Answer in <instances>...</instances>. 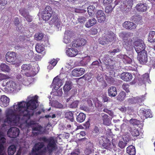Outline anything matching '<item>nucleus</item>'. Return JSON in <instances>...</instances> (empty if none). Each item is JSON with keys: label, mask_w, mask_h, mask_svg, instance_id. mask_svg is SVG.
<instances>
[{"label": "nucleus", "mask_w": 155, "mask_h": 155, "mask_svg": "<svg viewBox=\"0 0 155 155\" xmlns=\"http://www.w3.org/2000/svg\"><path fill=\"white\" fill-rule=\"evenodd\" d=\"M37 99L33 98L28 102L22 101L18 102L17 105L15 103L14 110L9 109L6 113V118L5 122L10 125L16 124L21 119L26 121L34 114V110L37 107Z\"/></svg>", "instance_id": "obj_1"}, {"label": "nucleus", "mask_w": 155, "mask_h": 155, "mask_svg": "<svg viewBox=\"0 0 155 155\" xmlns=\"http://www.w3.org/2000/svg\"><path fill=\"white\" fill-rule=\"evenodd\" d=\"M38 140L40 141H43L48 143L46 147L41 151L39 153H36V155H41L46 152H48L49 154H51L52 153L58 148L54 137H51L48 138L45 137H39L38 138Z\"/></svg>", "instance_id": "obj_2"}, {"label": "nucleus", "mask_w": 155, "mask_h": 155, "mask_svg": "<svg viewBox=\"0 0 155 155\" xmlns=\"http://www.w3.org/2000/svg\"><path fill=\"white\" fill-rule=\"evenodd\" d=\"M119 36L122 38L123 46L127 51H130L133 48L132 40L131 37L133 34L130 32H122L120 33Z\"/></svg>", "instance_id": "obj_3"}, {"label": "nucleus", "mask_w": 155, "mask_h": 155, "mask_svg": "<svg viewBox=\"0 0 155 155\" xmlns=\"http://www.w3.org/2000/svg\"><path fill=\"white\" fill-rule=\"evenodd\" d=\"M6 61L13 65L19 66L21 62L17 57V54L13 51L8 52L5 56Z\"/></svg>", "instance_id": "obj_4"}, {"label": "nucleus", "mask_w": 155, "mask_h": 155, "mask_svg": "<svg viewBox=\"0 0 155 155\" xmlns=\"http://www.w3.org/2000/svg\"><path fill=\"white\" fill-rule=\"evenodd\" d=\"M134 47L137 54L143 53L145 50L146 45L141 39H138L134 43Z\"/></svg>", "instance_id": "obj_5"}, {"label": "nucleus", "mask_w": 155, "mask_h": 155, "mask_svg": "<svg viewBox=\"0 0 155 155\" xmlns=\"http://www.w3.org/2000/svg\"><path fill=\"white\" fill-rule=\"evenodd\" d=\"M52 13L53 11L51 7L49 6H47L42 12L41 18L43 20L48 21L52 16Z\"/></svg>", "instance_id": "obj_6"}, {"label": "nucleus", "mask_w": 155, "mask_h": 155, "mask_svg": "<svg viewBox=\"0 0 155 155\" xmlns=\"http://www.w3.org/2000/svg\"><path fill=\"white\" fill-rule=\"evenodd\" d=\"M100 144L102 145L103 148L110 150L113 147V145L108 139L105 138L99 141Z\"/></svg>", "instance_id": "obj_7"}, {"label": "nucleus", "mask_w": 155, "mask_h": 155, "mask_svg": "<svg viewBox=\"0 0 155 155\" xmlns=\"http://www.w3.org/2000/svg\"><path fill=\"white\" fill-rule=\"evenodd\" d=\"M147 53V51L138 54L137 59L139 63L142 65L145 64L148 61Z\"/></svg>", "instance_id": "obj_8"}, {"label": "nucleus", "mask_w": 155, "mask_h": 155, "mask_svg": "<svg viewBox=\"0 0 155 155\" xmlns=\"http://www.w3.org/2000/svg\"><path fill=\"white\" fill-rule=\"evenodd\" d=\"M19 130L16 127H11L8 130L7 134L10 138H15L19 135Z\"/></svg>", "instance_id": "obj_9"}, {"label": "nucleus", "mask_w": 155, "mask_h": 155, "mask_svg": "<svg viewBox=\"0 0 155 155\" xmlns=\"http://www.w3.org/2000/svg\"><path fill=\"white\" fill-rule=\"evenodd\" d=\"M87 42V41L83 38H79L72 41L70 45L71 47L74 48L82 46Z\"/></svg>", "instance_id": "obj_10"}, {"label": "nucleus", "mask_w": 155, "mask_h": 155, "mask_svg": "<svg viewBox=\"0 0 155 155\" xmlns=\"http://www.w3.org/2000/svg\"><path fill=\"white\" fill-rule=\"evenodd\" d=\"M31 67V65L29 64H23L21 66V71L22 73L24 72V74H25L27 76L31 77L33 76V74L31 72H30Z\"/></svg>", "instance_id": "obj_11"}, {"label": "nucleus", "mask_w": 155, "mask_h": 155, "mask_svg": "<svg viewBox=\"0 0 155 155\" xmlns=\"http://www.w3.org/2000/svg\"><path fill=\"white\" fill-rule=\"evenodd\" d=\"M42 127L38 124H35V126L32 127V133L34 136H36L41 134V129Z\"/></svg>", "instance_id": "obj_12"}, {"label": "nucleus", "mask_w": 155, "mask_h": 155, "mask_svg": "<svg viewBox=\"0 0 155 155\" xmlns=\"http://www.w3.org/2000/svg\"><path fill=\"white\" fill-rule=\"evenodd\" d=\"M51 20L49 21V24L51 25L58 27L60 25V21L56 14H54L52 16Z\"/></svg>", "instance_id": "obj_13"}, {"label": "nucleus", "mask_w": 155, "mask_h": 155, "mask_svg": "<svg viewBox=\"0 0 155 155\" xmlns=\"http://www.w3.org/2000/svg\"><path fill=\"white\" fill-rule=\"evenodd\" d=\"M85 70L84 68H76L72 71V75L75 77H79L84 74Z\"/></svg>", "instance_id": "obj_14"}, {"label": "nucleus", "mask_w": 155, "mask_h": 155, "mask_svg": "<svg viewBox=\"0 0 155 155\" xmlns=\"http://www.w3.org/2000/svg\"><path fill=\"white\" fill-rule=\"evenodd\" d=\"M96 18L98 22L101 23L104 21L106 19V15L103 11L98 10L96 14Z\"/></svg>", "instance_id": "obj_15"}, {"label": "nucleus", "mask_w": 155, "mask_h": 155, "mask_svg": "<svg viewBox=\"0 0 155 155\" xmlns=\"http://www.w3.org/2000/svg\"><path fill=\"white\" fill-rule=\"evenodd\" d=\"M123 26L125 28L130 30L135 29L137 27L136 24L130 21H125L123 23Z\"/></svg>", "instance_id": "obj_16"}, {"label": "nucleus", "mask_w": 155, "mask_h": 155, "mask_svg": "<svg viewBox=\"0 0 155 155\" xmlns=\"http://www.w3.org/2000/svg\"><path fill=\"white\" fill-rule=\"evenodd\" d=\"M121 78L124 81L128 82L132 80L133 76L131 73L124 72L121 74Z\"/></svg>", "instance_id": "obj_17"}, {"label": "nucleus", "mask_w": 155, "mask_h": 155, "mask_svg": "<svg viewBox=\"0 0 155 155\" xmlns=\"http://www.w3.org/2000/svg\"><path fill=\"white\" fill-rule=\"evenodd\" d=\"M10 102V99L8 97L5 95L1 97V106L6 107L8 106Z\"/></svg>", "instance_id": "obj_18"}, {"label": "nucleus", "mask_w": 155, "mask_h": 155, "mask_svg": "<svg viewBox=\"0 0 155 155\" xmlns=\"http://www.w3.org/2000/svg\"><path fill=\"white\" fill-rule=\"evenodd\" d=\"M107 93L109 97H115L117 94V90L116 88L114 86H111L108 90Z\"/></svg>", "instance_id": "obj_19"}, {"label": "nucleus", "mask_w": 155, "mask_h": 155, "mask_svg": "<svg viewBox=\"0 0 155 155\" xmlns=\"http://www.w3.org/2000/svg\"><path fill=\"white\" fill-rule=\"evenodd\" d=\"M137 10L139 12H143L147 9V5L146 3H138L136 5Z\"/></svg>", "instance_id": "obj_20"}, {"label": "nucleus", "mask_w": 155, "mask_h": 155, "mask_svg": "<svg viewBox=\"0 0 155 155\" xmlns=\"http://www.w3.org/2000/svg\"><path fill=\"white\" fill-rule=\"evenodd\" d=\"M78 52L76 49L73 48H68L66 51L67 55L70 57H75L78 54Z\"/></svg>", "instance_id": "obj_21"}, {"label": "nucleus", "mask_w": 155, "mask_h": 155, "mask_svg": "<svg viewBox=\"0 0 155 155\" xmlns=\"http://www.w3.org/2000/svg\"><path fill=\"white\" fill-rule=\"evenodd\" d=\"M140 111L142 114L145 118H150L152 117V113L150 109H144L143 110H141Z\"/></svg>", "instance_id": "obj_22"}, {"label": "nucleus", "mask_w": 155, "mask_h": 155, "mask_svg": "<svg viewBox=\"0 0 155 155\" xmlns=\"http://www.w3.org/2000/svg\"><path fill=\"white\" fill-rule=\"evenodd\" d=\"M105 35L109 42L115 40L116 35L113 32L110 31Z\"/></svg>", "instance_id": "obj_23"}, {"label": "nucleus", "mask_w": 155, "mask_h": 155, "mask_svg": "<svg viewBox=\"0 0 155 155\" xmlns=\"http://www.w3.org/2000/svg\"><path fill=\"white\" fill-rule=\"evenodd\" d=\"M129 131L133 137H137L140 134L138 130L133 126L130 127Z\"/></svg>", "instance_id": "obj_24"}, {"label": "nucleus", "mask_w": 155, "mask_h": 155, "mask_svg": "<svg viewBox=\"0 0 155 155\" xmlns=\"http://www.w3.org/2000/svg\"><path fill=\"white\" fill-rule=\"evenodd\" d=\"M127 152L129 154L128 155H135L136 152L135 147L132 145L129 146L127 148Z\"/></svg>", "instance_id": "obj_25"}, {"label": "nucleus", "mask_w": 155, "mask_h": 155, "mask_svg": "<svg viewBox=\"0 0 155 155\" xmlns=\"http://www.w3.org/2000/svg\"><path fill=\"white\" fill-rule=\"evenodd\" d=\"M96 19L93 18L89 19L86 23L85 25L86 27L89 28L94 25L96 22Z\"/></svg>", "instance_id": "obj_26"}, {"label": "nucleus", "mask_w": 155, "mask_h": 155, "mask_svg": "<svg viewBox=\"0 0 155 155\" xmlns=\"http://www.w3.org/2000/svg\"><path fill=\"white\" fill-rule=\"evenodd\" d=\"M44 146V143L43 142H38L35 145L34 149H33L34 152H36L41 150Z\"/></svg>", "instance_id": "obj_27"}, {"label": "nucleus", "mask_w": 155, "mask_h": 155, "mask_svg": "<svg viewBox=\"0 0 155 155\" xmlns=\"http://www.w3.org/2000/svg\"><path fill=\"white\" fill-rule=\"evenodd\" d=\"M86 115L83 113H80L76 117L77 121L80 123L83 122L85 118Z\"/></svg>", "instance_id": "obj_28"}, {"label": "nucleus", "mask_w": 155, "mask_h": 155, "mask_svg": "<svg viewBox=\"0 0 155 155\" xmlns=\"http://www.w3.org/2000/svg\"><path fill=\"white\" fill-rule=\"evenodd\" d=\"M148 40L150 42H155V31H150L149 34Z\"/></svg>", "instance_id": "obj_29"}, {"label": "nucleus", "mask_w": 155, "mask_h": 155, "mask_svg": "<svg viewBox=\"0 0 155 155\" xmlns=\"http://www.w3.org/2000/svg\"><path fill=\"white\" fill-rule=\"evenodd\" d=\"M44 46L40 43H37L35 46V50L38 53H41L44 51Z\"/></svg>", "instance_id": "obj_30"}, {"label": "nucleus", "mask_w": 155, "mask_h": 155, "mask_svg": "<svg viewBox=\"0 0 155 155\" xmlns=\"http://www.w3.org/2000/svg\"><path fill=\"white\" fill-rule=\"evenodd\" d=\"M132 19L136 23L140 24L142 23V17L139 15H136L133 16L132 17Z\"/></svg>", "instance_id": "obj_31"}, {"label": "nucleus", "mask_w": 155, "mask_h": 155, "mask_svg": "<svg viewBox=\"0 0 155 155\" xmlns=\"http://www.w3.org/2000/svg\"><path fill=\"white\" fill-rule=\"evenodd\" d=\"M15 146L12 145L10 146L8 148V152L9 155H13L16 151Z\"/></svg>", "instance_id": "obj_32"}, {"label": "nucleus", "mask_w": 155, "mask_h": 155, "mask_svg": "<svg viewBox=\"0 0 155 155\" xmlns=\"http://www.w3.org/2000/svg\"><path fill=\"white\" fill-rule=\"evenodd\" d=\"M73 112L71 111H68L65 114V117L69 120H70L71 122L74 120Z\"/></svg>", "instance_id": "obj_33"}, {"label": "nucleus", "mask_w": 155, "mask_h": 155, "mask_svg": "<svg viewBox=\"0 0 155 155\" xmlns=\"http://www.w3.org/2000/svg\"><path fill=\"white\" fill-rule=\"evenodd\" d=\"M6 86L12 90V89H14L16 88V84L14 82L11 81L6 83Z\"/></svg>", "instance_id": "obj_34"}, {"label": "nucleus", "mask_w": 155, "mask_h": 155, "mask_svg": "<svg viewBox=\"0 0 155 155\" xmlns=\"http://www.w3.org/2000/svg\"><path fill=\"white\" fill-rule=\"evenodd\" d=\"M102 120L103 124L106 125H109L110 124V120L108 118V116L106 114H104L102 116Z\"/></svg>", "instance_id": "obj_35"}, {"label": "nucleus", "mask_w": 155, "mask_h": 155, "mask_svg": "<svg viewBox=\"0 0 155 155\" xmlns=\"http://www.w3.org/2000/svg\"><path fill=\"white\" fill-rule=\"evenodd\" d=\"M107 40H108L107 39L105 35L104 36H102V37H101L99 39L100 43L103 45L109 43V42Z\"/></svg>", "instance_id": "obj_36"}, {"label": "nucleus", "mask_w": 155, "mask_h": 155, "mask_svg": "<svg viewBox=\"0 0 155 155\" xmlns=\"http://www.w3.org/2000/svg\"><path fill=\"white\" fill-rule=\"evenodd\" d=\"M71 83L69 81H66L63 87V90L65 92H68L71 88Z\"/></svg>", "instance_id": "obj_37"}, {"label": "nucleus", "mask_w": 155, "mask_h": 155, "mask_svg": "<svg viewBox=\"0 0 155 155\" xmlns=\"http://www.w3.org/2000/svg\"><path fill=\"white\" fill-rule=\"evenodd\" d=\"M126 96L125 93L124 91H121L118 95L117 99L120 101H123Z\"/></svg>", "instance_id": "obj_38"}, {"label": "nucleus", "mask_w": 155, "mask_h": 155, "mask_svg": "<svg viewBox=\"0 0 155 155\" xmlns=\"http://www.w3.org/2000/svg\"><path fill=\"white\" fill-rule=\"evenodd\" d=\"M10 70L9 67L5 64H1V70L9 72L10 71Z\"/></svg>", "instance_id": "obj_39"}, {"label": "nucleus", "mask_w": 155, "mask_h": 155, "mask_svg": "<svg viewBox=\"0 0 155 155\" xmlns=\"http://www.w3.org/2000/svg\"><path fill=\"white\" fill-rule=\"evenodd\" d=\"M60 79L57 77H55L53 81L52 84L54 85L55 86H58L59 87L61 85L60 83Z\"/></svg>", "instance_id": "obj_40"}, {"label": "nucleus", "mask_w": 155, "mask_h": 155, "mask_svg": "<svg viewBox=\"0 0 155 155\" xmlns=\"http://www.w3.org/2000/svg\"><path fill=\"white\" fill-rule=\"evenodd\" d=\"M87 10L88 14L91 16L94 12L95 7L93 5H90L88 7Z\"/></svg>", "instance_id": "obj_41"}, {"label": "nucleus", "mask_w": 155, "mask_h": 155, "mask_svg": "<svg viewBox=\"0 0 155 155\" xmlns=\"http://www.w3.org/2000/svg\"><path fill=\"white\" fill-rule=\"evenodd\" d=\"M92 75L91 73H87L82 77H81L80 78H84L85 80H89L92 78Z\"/></svg>", "instance_id": "obj_42"}, {"label": "nucleus", "mask_w": 155, "mask_h": 155, "mask_svg": "<svg viewBox=\"0 0 155 155\" xmlns=\"http://www.w3.org/2000/svg\"><path fill=\"white\" fill-rule=\"evenodd\" d=\"M2 133L1 131V155H3L2 153V148L3 147V144L6 142V139L4 137H2Z\"/></svg>", "instance_id": "obj_43"}, {"label": "nucleus", "mask_w": 155, "mask_h": 155, "mask_svg": "<svg viewBox=\"0 0 155 155\" xmlns=\"http://www.w3.org/2000/svg\"><path fill=\"white\" fill-rule=\"evenodd\" d=\"M123 61L125 63L130 64L132 62V60L126 55L123 56Z\"/></svg>", "instance_id": "obj_44"}, {"label": "nucleus", "mask_w": 155, "mask_h": 155, "mask_svg": "<svg viewBox=\"0 0 155 155\" xmlns=\"http://www.w3.org/2000/svg\"><path fill=\"white\" fill-rule=\"evenodd\" d=\"M79 102L78 101H75L69 104L68 106L69 107L72 108H76L78 107Z\"/></svg>", "instance_id": "obj_45"}, {"label": "nucleus", "mask_w": 155, "mask_h": 155, "mask_svg": "<svg viewBox=\"0 0 155 155\" xmlns=\"http://www.w3.org/2000/svg\"><path fill=\"white\" fill-rule=\"evenodd\" d=\"M110 61H111V59H110L109 57V55H105L104 58V63L106 64V65H110Z\"/></svg>", "instance_id": "obj_46"}, {"label": "nucleus", "mask_w": 155, "mask_h": 155, "mask_svg": "<svg viewBox=\"0 0 155 155\" xmlns=\"http://www.w3.org/2000/svg\"><path fill=\"white\" fill-rule=\"evenodd\" d=\"M20 14L24 17L29 14V12L23 8H21L19 10Z\"/></svg>", "instance_id": "obj_47"}, {"label": "nucleus", "mask_w": 155, "mask_h": 155, "mask_svg": "<svg viewBox=\"0 0 155 155\" xmlns=\"http://www.w3.org/2000/svg\"><path fill=\"white\" fill-rule=\"evenodd\" d=\"M122 87L127 93L130 92V85L128 84L125 83L123 84Z\"/></svg>", "instance_id": "obj_48"}, {"label": "nucleus", "mask_w": 155, "mask_h": 155, "mask_svg": "<svg viewBox=\"0 0 155 155\" xmlns=\"http://www.w3.org/2000/svg\"><path fill=\"white\" fill-rule=\"evenodd\" d=\"M78 21L80 23L84 24L86 21V18L84 16H79Z\"/></svg>", "instance_id": "obj_49"}, {"label": "nucleus", "mask_w": 155, "mask_h": 155, "mask_svg": "<svg viewBox=\"0 0 155 155\" xmlns=\"http://www.w3.org/2000/svg\"><path fill=\"white\" fill-rule=\"evenodd\" d=\"M130 122L133 125L137 126L139 125L140 123V122L139 120L133 119H131L130 120Z\"/></svg>", "instance_id": "obj_50"}, {"label": "nucleus", "mask_w": 155, "mask_h": 155, "mask_svg": "<svg viewBox=\"0 0 155 155\" xmlns=\"http://www.w3.org/2000/svg\"><path fill=\"white\" fill-rule=\"evenodd\" d=\"M86 147L94 150V144L93 143L91 142L90 141H87L86 144Z\"/></svg>", "instance_id": "obj_51"}, {"label": "nucleus", "mask_w": 155, "mask_h": 155, "mask_svg": "<svg viewBox=\"0 0 155 155\" xmlns=\"http://www.w3.org/2000/svg\"><path fill=\"white\" fill-rule=\"evenodd\" d=\"M44 37V35L41 33L36 34L35 35V38L37 40H42Z\"/></svg>", "instance_id": "obj_52"}, {"label": "nucleus", "mask_w": 155, "mask_h": 155, "mask_svg": "<svg viewBox=\"0 0 155 155\" xmlns=\"http://www.w3.org/2000/svg\"><path fill=\"white\" fill-rule=\"evenodd\" d=\"M143 80L144 81L148 82L149 80V75L147 73H145L142 76Z\"/></svg>", "instance_id": "obj_53"}, {"label": "nucleus", "mask_w": 155, "mask_h": 155, "mask_svg": "<svg viewBox=\"0 0 155 155\" xmlns=\"http://www.w3.org/2000/svg\"><path fill=\"white\" fill-rule=\"evenodd\" d=\"M94 150L91 149H90L86 147L84 150V152L86 155H89L91 154Z\"/></svg>", "instance_id": "obj_54"}, {"label": "nucleus", "mask_w": 155, "mask_h": 155, "mask_svg": "<svg viewBox=\"0 0 155 155\" xmlns=\"http://www.w3.org/2000/svg\"><path fill=\"white\" fill-rule=\"evenodd\" d=\"M112 6L111 5L107 6L105 8V12L106 13H111L112 10Z\"/></svg>", "instance_id": "obj_55"}, {"label": "nucleus", "mask_w": 155, "mask_h": 155, "mask_svg": "<svg viewBox=\"0 0 155 155\" xmlns=\"http://www.w3.org/2000/svg\"><path fill=\"white\" fill-rule=\"evenodd\" d=\"M127 143L122 141H120L118 143V146L121 148L123 149L125 147Z\"/></svg>", "instance_id": "obj_56"}, {"label": "nucleus", "mask_w": 155, "mask_h": 155, "mask_svg": "<svg viewBox=\"0 0 155 155\" xmlns=\"http://www.w3.org/2000/svg\"><path fill=\"white\" fill-rule=\"evenodd\" d=\"M128 101L129 103L130 104H135L138 102L137 99L135 97L130 98L128 100Z\"/></svg>", "instance_id": "obj_57"}, {"label": "nucleus", "mask_w": 155, "mask_h": 155, "mask_svg": "<svg viewBox=\"0 0 155 155\" xmlns=\"http://www.w3.org/2000/svg\"><path fill=\"white\" fill-rule=\"evenodd\" d=\"M106 80L108 83L110 84H112L115 82L114 78L112 77L108 78H106Z\"/></svg>", "instance_id": "obj_58"}, {"label": "nucleus", "mask_w": 155, "mask_h": 155, "mask_svg": "<svg viewBox=\"0 0 155 155\" xmlns=\"http://www.w3.org/2000/svg\"><path fill=\"white\" fill-rule=\"evenodd\" d=\"M90 34L92 35H95L97 33V30L96 28H93L90 31Z\"/></svg>", "instance_id": "obj_59"}, {"label": "nucleus", "mask_w": 155, "mask_h": 155, "mask_svg": "<svg viewBox=\"0 0 155 155\" xmlns=\"http://www.w3.org/2000/svg\"><path fill=\"white\" fill-rule=\"evenodd\" d=\"M24 18H25L26 20L29 22H31L32 21V16L29 15V14L25 16Z\"/></svg>", "instance_id": "obj_60"}, {"label": "nucleus", "mask_w": 155, "mask_h": 155, "mask_svg": "<svg viewBox=\"0 0 155 155\" xmlns=\"http://www.w3.org/2000/svg\"><path fill=\"white\" fill-rule=\"evenodd\" d=\"M103 111L108 113L111 116H112L114 115L113 113L111 110H109L107 108H104L103 110Z\"/></svg>", "instance_id": "obj_61"}, {"label": "nucleus", "mask_w": 155, "mask_h": 155, "mask_svg": "<svg viewBox=\"0 0 155 155\" xmlns=\"http://www.w3.org/2000/svg\"><path fill=\"white\" fill-rule=\"evenodd\" d=\"M128 127L127 125L125 123L122 124L120 126L121 130L122 131H124L125 129L127 128Z\"/></svg>", "instance_id": "obj_62"}, {"label": "nucleus", "mask_w": 155, "mask_h": 155, "mask_svg": "<svg viewBox=\"0 0 155 155\" xmlns=\"http://www.w3.org/2000/svg\"><path fill=\"white\" fill-rule=\"evenodd\" d=\"M57 63V61L56 60L54 59L52 60L49 62L50 64H51V65L53 66V67H54L56 65Z\"/></svg>", "instance_id": "obj_63"}, {"label": "nucleus", "mask_w": 155, "mask_h": 155, "mask_svg": "<svg viewBox=\"0 0 155 155\" xmlns=\"http://www.w3.org/2000/svg\"><path fill=\"white\" fill-rule=\"evenodd\" d=\"M80 109L81 110H84L86 111H89V109L87 107L84 105H81L80 107Z\"/></svg>", "instance_id": "obj_64"}]
</instances>
